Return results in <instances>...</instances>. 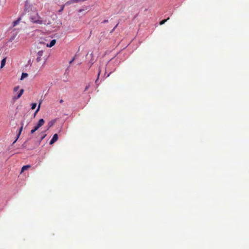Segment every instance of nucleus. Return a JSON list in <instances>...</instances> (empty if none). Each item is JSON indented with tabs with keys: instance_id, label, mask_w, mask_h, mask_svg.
<instances>
[{
	"instance_id": "1",
	"label": "nucleus",
	"mask_w": 249,
	"mask_h": 249,
	"mask_svg": "<svg viewBox=\"0 0 249 249\" xmlns=\"http://www.w3.org/2000/svg\"><path fill=\"white\" fill-rule=\"evenodd\" d=\"M30 19L31 22L34 23L38 24H42L43 23L42 20L37 13H36L35 15L31 16Z\"/></svg>"
},
{
	"instance_id": "2",
	"label": "nucleus",
	"mask_w": 249,
	"mask_h": 249,
	"mask_svg": "<svg viewBox=\"0 0 249 249\" xmlns=\"http://www.w3.org/2000/svg\"><path fill=\"white\" fill-rule=\"evenodd\" d=\"M45 123V121L43 119H40L38 123H37L36 125L34 127V128L31 130V134H34L36 130H37L41 126L43 125V124Z\"/></svg>"
},
{
	"instance_id": "3",
	"label": "nucleus",
	"mask_w": 249,
	"mask_h": 249,
	"mask_svg": "<svg viewBox=\"0 0 249 249\" xmlns=\"http://www.w3.org/2000/svg\"><path fill=\"white\" fill-rule=\"evenodd\" d=\"M43 51L42 50L39 51L37 53V57L36 60L37 62H39L41 60V56L43 55Z\"/></svg>"
},
{
	"instance_id": "4",
	"label": "nucleus",
	"mask_w": 249,
	"mask_h": 249,
	"mask_svg": "<svg viewBox=\"0 0 249 249\" xmlns=\"http://www.w3.org/2000/svg\"><path fill=\"white\" fill-rule=\"evenodd\" d=\"M23 92H24V89H20V91H19V93H18V94H17V95H16V96H14V97H13V99H14V100H17V99H18L20 98V97L22 96V94H23Z\"/></svg>"
},
{
	"instance_id": "5",
	"label": "nucleus",
	"mask_w": 249,
	"mask_h": 249,
	"mask_svg": "<svg viewBox=\"0 0 249 249\" xmlns=\"http://www.w3.org/2000/svg\"><path fill=\"white\" fill-rule=\"evenodd\" d=\"M58 140V135L57 134H55L53 136L52 140L50 142V144H53L55 142H56Z\"/></svg>"
},
{
	"instance_id": "6",
	"label": "nucleus",
	"mask_w": 249,
	"mask_h": 249,
	"mask_svg": "<svg viewBox=\"0 0 249 249\" xmlns=\"http://www.w3.org/2000/svg\"><path fill=\"white\" fill-rule=\"evenodd\" d=\"M55 43H56V40L53 39L50 42V44H47L46 46L48 47H52L55 45Z\"/></svg>"
},
{
	"instance_id": "7",
	"label": "nucleus",
	"mask_w": 249,
	"mask_h": 249,
	"mask_svg": "<svg viewBox=\"0 0 249 249\" xmlns=\"http://www.w3.org/2000/svg\"><path fill=\"white\" fill-rule=\"evenodd\" d=\"M55 122L56 121L55 120L50 121L48 124V127L47 128V130H48L51 127H52L55 123Z\"/></svg>"
},
{
	"instance_id": "8",
	"label": "nucleus",
	"mask_w": 249,
	"mask_h": 249,
	"mask_svg": "<svg viewBox=\"0 0 249 249\" xmlns=\"http://www.w3.org/2000/svg\"><path fill=\"white\" fill-rule=\"evenodd\" d=\"M30 167H31V165H26L23 166L21 168L20 173L23 172L24 171L27 170L28 169L30 168Z\"/></svg>"
},
{
	"instance_id": "9",
	"label": "nucleus",
	"mask_w": 249,
	"mask_h": 249,
	"mask_svg": "<svg viewBox=\"0 0 249 249\" xmlns=\"http://www.w3.org/2000/svg\"><path fill=\"white\" fill-rule=\"evenodd\" d=\"M78 2V0H71L66 2L65 5H70L73 3Z\"/></svg>"
},
{
	"instance_id": "10",
	"label": "nucleus",
	"mask_w": 249,
	"mask_h": 249,
	"mask_svg": "<svg viewBox=\"0 0 249 249\" xmlns=\"http://www.w3.org/2000/svg\"><path fill=\"white\" fill-rule=\"evenodd\" d=\"M6 57L4 58L1 61L0 68H2L6 64Z\"/></svg>"
},
{
	"instance_id": "11",
	"label": "nucleus",
	"mask_w": 249,
	"mask_h": 249,
	"mask_svg": "<svg viewBox=\"0 0 249 249\" xmlns=\"http://www.w3.org/2000/svg\"><path fill=\"white\" fill-rule=\"evenodd\" d=\"M40 135H41V137H40V142H41V141H42L45 138V137L46 136V134H45V131L44 132H42L41 133H40Z\"/></svg>"
},
{
	"instance_id": "12",
	"label": "nucleus",
	"mask_w": 249,
	"mask_h": 249,
	"mask_svg": "<svg viewBox=\"0 0 249 249\" xmlns=\"http://www.w3.org/2000/svg\"><path fill=\"white\" fill-rule=\"evenodd\" d=\"M22 129H23V124L22 125V126L20 127V129H19V132H18V137H17V139L16 140V141L14 142H16V141L18 140V139L19 138L21 133V131L22 130Z\"/></svg>"
},
{
	"instance_id": "13",
	"label": "nucleus",
	"mask_w": 249,
	"mask_h": 249,
	"mask_svg": "<svg viewBox=\"0 0 249 249\" xmlns=\"http://www.w3.org/2000/svg\"><path fill=\"white\" fill-rule=\"evenodd\" d=\"M28 76V74L26 73H22V75H21V78L20 79L21 80H22L23 78L26 77Z\"/></svg>"
},
{
	"instance_id": "14",
	"label": "nucleus",
	"mask_w": 249,
	"mask_h": 249,
	"mask_svg": "<svg viewBox=\"0 0 249 249\" xmlns=\"http://www.w3.org/2000/svg\"><path fill=\"white\" fill-rule=\"evenodd\" d=\"M169 19V18H168L167 19H163L162 20H161L160 22V25H162L163 24H164Z\"/></svg>"
},
{
	"instance_id": "15",
	"label": "nucleus",
	"mask_w": 249,
	"mask_h": 249,
	"mask_svg": "<svg viewBox=\"0 0 249 249\" xmlns=\"http://www.w3.org/2000/svg\"><path fill=\"white\" fill-rule=\"evenodd\" d=\"M36 107V103H32L31 104V108L32 109H34Z\"/></svg>"
},
{
	"instance_id": "16",
	"label": "nucleus",
	"mask_w": 249,
	"mask_h": 249,
	"mask_svg": "<svg viewBox=\"0 0 249 249\" xmlns=\"http://www.w3.org/2000/svg\"><path fill=\"white\" fill-rule=\"evenodd\" d=\"M19 89V87L18 86L14 87V92H17Z\"/></svg>"
},
{
	"instance_id": "17",
	"label": "nucleus",
	"mask_w": 249,
	"mask_h": 249,
	"mask_svg": "<svg viewBox=\"0 0 249 249\" xmlns=\"http://www.w3.org/2000/svg\"><path fill=\"white\" fill-rule=\"evenodd\" d=\"M18 22H19V19L13 22V26H15L18 23Z\"/></svg>"
},
{
	"instance_id": "18",
	"label": "nucleus",
	"mask_w": 249,
	"mask_h": 249,
	"mask_svg": "<svg viewBox=\"0 0 249 249\" xmlns=\"http://www.w3.org/2000/svg\"><path fill=\"white\" fill-rule=\"evenodd\" d=\"M41 102L40 101L39 104V105H38V107H37V109L36 111V113L37 112L39 111V110L40 109V107Z\"/></svg>"
},
{
	"instance_id": "19",
	"label": "nucleus",
	"mask_w": 249,
	"mask_h": 249,
	"mask_svg": "<svg viewBox=\"0 0 249 249\" xmlns=\"http://www.w3.org/2000/svg\"><path fill=\"white\" fill-rule=\"evenodd\" d=\"M100 72H101V70L99 69V72H98V77H97V79H96L95 82L96 83L99 79V76H100Z\"/></svg>"
},
{
	"instance_id": "20",
	"label": "nucleus",
	"mask_w": 249,
	"mask_h": 249,
	"mask_svg": "<svg viewBox=\"0 0 249 249\" xmlns=\"http://www.w3.org/2000/svg\"><path fill=\"white\" fill-rule=\"evenodd\" d=\"M89 85H88V86H87L86 87L85 89V91H86V90H88V89H89Z\"/></svg>"
},
{
	"instance_id": "21",
	"label": "nucleus",
	"mask_w": 249,
	"mask_h": 249,
	"mask_svg": "<svg viewBox=\"0 0 249 249\" xmlns=\"http://www.w3.org/2000/svg\"><path fill=\"white\" fill-rule=\"evenodd\" d=\"M107 22H108V20H105L103 22L104 23H107Z\"/></svg>"
},
{
	"instance_id": "22",
	"label": "nucleus",
	"mask_w": 249,
	"mask_h": 249,
	"mask_svg": "<svg viewBox=\"0 0 249 249\" xmlns=\"http://www.w3.org/2000/svg\"><path fill=\"white\" fill-rule=\"evenodd\" d=\"M73 60H74V58H73L71 61H70V64L71 63Z\"/></svg>"
},
{
	"instance_id": "23",
	"label": "nucleus",
	"mask_w": 249,
	"mask_h": 249,
	"mask_svg": "<svg viewBox=\"0 0 249 249\" xmlns=\"http://www.w3.org/2000/svg\"><path fill=\"white\" fill-rule=\"evenodd\" d=\"M64 6V5H63V6H62V8H61V10H60V11H62V10H63Z\"/></svg>"
},
{
	"instance_id": "24",
	"label": "nucleus",
	"mask_w": 249,
	"mask_h": 249,
	"mask_svg": "<svg viewBox=\"0 0 249 249\" xmlns=\"http://www.w3.org/2000/svg\"><path fill=\"white\" fill-rule=\"evenodd\" d=\"M63 100H61L60 101V103H63Z\"/></svg>"
},
{
	"instance_id": "25",
	"label": "nucleus",
	"mask_w": 249,
	"mask_h": 249,
	"mask_svg": "<svg viewBox=\"0 0 249 249\" xmlns=\"http://www.w3.org/2000/svg\"><path fill=\"white\" fill-rule=\"evenodd\" d=\"M90 62H91V64H92L93 63V61H91Z\"/></svg>"
},
{
	"instance_id": "26",
	"label": "nucleus",
	"mask_w": 249,
	"mask_h": 249,
	"mask_svg": "<svg viewBox=\"0 0 249 249\" xmlns=\"http://www.w3.org/2000/svg\"><path fill=\"white\" fill-rule=\"evenodd\" d=\"M79 12H81V11H82V10L80 9V10H79Z\"/></svg>"
}]
</instances>
